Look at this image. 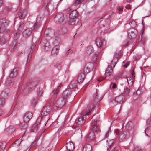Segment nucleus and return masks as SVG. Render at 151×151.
Masks as SVG:
<instances>
[{"label": "nucleus", "instance_id": "a19ab883", "mask_svg": "<svg viewBox=\"0 0 151 151\" xmlns=\"http://www.w3.org/2000/svg\"><path fill=\"white\" fill-rule=\"evenodd\" d=\"M122 55V52L121 51L119 52L118 53H116L114 55V56L115 58H120L121 56Z\"/></svg>", "mask_w": 151, "mask_h": 151}, {"label": "nucleus", "instance_id": "864d4df0", "mask_svg": "<svg viewBox=\"0 0 151 151\" xmlns=\"http://www.w3.org/2000/svg\"><path fill=\"white\" fill-rule=\"evenodd\" d=\"M145 39V37H144L143 36H141V40L140 41V43H142L143 44L144 43V40Z\"/></svg>", "mask_w": 151, "mask_h": 151}, {"label": "nucleus", "instance_id": "774afa93", "mask_svg": "<svg viewBox=\"0 0 151 151\" xmlns=\"http://www.w3.org/2000/svg\"><path fill=\"white\" fill-rule=\"evenodd\" d=\"M115 133L116 135H118L119 133V130H116L115 131Z\"/></svg>", "mask_w": 151, "mask_h": 151}, {"label": "nucleus", "instance_id": "4468645a", "mask_svg": "<svg viewBox=\"0 0 151 151\" xmlns=\"http://www.w3.org/2000/svg\"><path fill=\"white\" fill-rule=\"evenodd\" d=\"M27 11L26 10H21L19 13V16L20 18L23 19L26 16Z\"/></svg>", "mask_w": 151, "mask_h": 151}, {"label": "nucleus", "instance_id": "c85d7f7f", "mask_svg": "<svg viewBox=\"0 0 151 151\" xmlns=\"http://www.w3.org/2000/svg\"><path fill=\"white\" fill-rule=\"evenodd\" d=\"M27 122H25L24 121L22 122L19 125V127L21 129H24L27 126Z\"/></svg>", "mask_w": 151, "mask_h": 151}, {"label": "nucleus", "instance_id": "5fc2aeb1", "mask_svg": "<svg viewBox=\"0 0 151 151\" xmlns=\"http://www.w3.org/2000/svg\"><path fill=\"white\" fill-rule=\"evenodd\" d=\"M129 40H128L126 42H125V43L123 45V46L126 47L129 44Z\"/></svg>", "mask_w": 151, "mask_h": 151}, {"label": "nucleus", "instance_id": "a878e982", "mask_svg": "<svg viewBox=\"0 0 151 151\" xmlns=\"http://www.w3.org/2000/svg\"><path fill=\"white\" fill-rule=\"evenodd\" d=\"M66 29L65 28H60L58 30V33L59 35H63L65 33Z\"/></svg>", "mask_w": 151, "mask_h": 151}, {"label": "nucleus", "instance_id": "393cba45", "mask_svg": "<svg viewBox=\"0 0 151 151\" xmlns=\"http://www.w3.org/2000/svg\"><path fill=\"white\" fill-rule=\"evenodd\" d=\"M6 146V143L4 142H0V151H3Z\"/></svg>", "mask_w": 151, "mask_h": 151}, {"label": "nucleus", "instance_id": "72a5a7b5", "mask_svg": "<svg viewBox=\"0 0 151 151\" xmlns=\"http://www.w3.org/2000/svg\"><path fill=\"white\" fill-rule=\"evenodd\" d=\"M129 24L132 28H135L137 25L136 23L134 21H130Z\"/></svg>", "mask_w": 151, "mask_h": 151}, {"label": "nucleus", "instance_id": "49530a36", "mask_svg": "<svg viewBox=\"0 0 151 151\" xmlns=\"http://www.w3.org/2000/svg\"><path fill=\"white\" fill-rule=\"evenodd\" d=\"M83 71L86 73H88L89 72V69L87 66L86 65L85 66L83 69Z\"/></svg>", "mask_w": 151, "mask_h": 151}, {"label": "nucleus", "instance_id": "423d86ee", "mask_svg": "<svg viewBox=\"0 0 151 151\" xmlns=\"http://www.w3.org/2000/svg\"><path fill=\"white\" fill-rule=\"evenodd\" d=\"M50 107L49 106H44L41 112V115L45 116L47 115L50 113Z\"/></svg>", "mask_w": 151, "mask_h": 151}, {"label": "nucleus", "instance_id": "9b49d317", "mask_svg": "<svg viewBox=\"0 0 151 151\" xmlns=\"http://www.w3.org/2000/svg\"><path fill=\"white\" fill-rule=\"evenodd\" d=\"M42 119V118L40 116L39 117L37 120V123L35 124L32 127V130L34 132H36L37 129L38 128V123H39L41 121Z\"/></svg>", "mask_w": 151, "mask_h": 151}, {"label": "nucleus", "instance_id": "e433bc0d", "mask_svg": "<svg viewBox=\"0 0 151 151\" xmlns=\"http://www.w3.org/2000/svg\"><path fill=\"white\" fill-rule=\"evenodd\" d=\"M20 33L17 32L14 34V36L13 38L14 40H17L19 38V36Z\"/></svg>", "mask_w": 151, "mask_h": 151}, {"label": "nucleus", "instance_id": "cd10ccee", "mask_svg": "<svg viewBox=\"0 0 151 151\" xmlns=\"http://www.w3.org/2000/svg\"><path fill=\"white\" fill-rule=\"evenodd\" d=\"M96 44L98 47H100L102 45V42L101 40L99 38H97L96 41Z\"/></svg>", "mask_w": 151, "mask_h": 151}, {"label": "nucleus", "instance_id": "13d9d810", "mask_svg": "<svg viewBox=\"0 0 151 151\" xmlns=\"http://www.w3.org/2000/svg\"><path fill=\"white\" fill-rule=\"evenodd\" d=\"M131 74H132V77H133V78L135 77V73L133 70H132V71H131Z\"/></svg>", "mask_w": 151, "mask_h": 151}, {"label": "nucleus", "instance_id": "69168bd1", "mask_svg": "<svg viewBox=\"0 0 151 151\" xmlns=\"http://www.w3.org/2000/svg\"><path fill=\"white\" fill-rule=\"evenodd\" d=\"M116 86V85L115 83L113 84L112 86V88L114 89Z\"/></svg>", "mask_w": 151, "mask_h": 151}, {"label": "nucleus", "instance_id": "a211bd4d", "mask_svg": "<svg viewBox=\"0 0 151 151\" xmlns=\"http://www.w3.org/2000/svg\"><path fill=\"white\" fill-rule=\"evenodd\" d=\"M59 46L58 45H56L52 49L51 54L53 56H55L57 55L58 52V48Z\"/></svg>", "mask_w": 151, "mask_h": 151}, {"label": "nucleus", "instance_id": "f704fd0d", "mask_svg": "<svg viewBox=\"0 0 151 151\" xmlns=\"http://www.w3.org/2000/svg\"><path fill=\"white\" fill-rule=\"evenodd\" d=\"M5 99L3 98H0V107H2L5 104Z\"/></svg>", "mask_w": 151, "mask_h": 151}, {"label": "nucleus", "instance_id": "b1692460", "mask_svg": "<svg viewBox=\"0 0 151 151\" xmlns=\"http://www.w3.org/2000/svg\"><path fill=\"white\" fill-rule=\"evenodd\" d=\"M77 83L76 81H72L69 87L70 88L73 89L76 88L77 86Z\"/></svg>", "mask_w": 151, "mask_h": 151}, {"label": "nucleus", "instance_id": "4d7b16f0", "mask_svg": "<svg viewBox=\"0 0 151 151\" xmlns=\"http://www.w3.org/2000/svg\"><path fill=\"white\" fill-rule=\"evenodd\" d=\"M8 83H9V85L11 86L13 85V82L11 81H10L9 82L7 81L6 82V84H7Z\"/></svg>", "mask_w": 151, "mask_h": 151}, {"label": "nucleus", "instance_id": "7c9ffc66", "mask_svg": "<svg viewBox=\"0 0 151 151\" xmlns=\"http://www.w3.org/2000/svg\"><path fill=\"white\" fill-rule=\"evenodd\" d=\"M127 80L129 85H132L133 83V80L132 78L130 77H128L127 78Z\"/></svg>", "mask_w": 151, "mask_h": 151}, {"label": "nucleus", "instance_id": "9d476101", "mask_svg": "<svg viewBox=\"0 0 151 151\" xmlns=\"http://www.w3.org/2000/svg\"><path fill=\"white\" fill-rule=\"evenodd\" d=\"M65 98L63 97L59 98L56 102L60 108L63 107L65 104Z\"/></svg>", "mask_w": 151, "mask_h": 151}, {"label": "nucleus", "instance_id": "412c9836", "mask_svg": "<svg viewBox=\"0 0 151 151\" xmlns=\"http://www.w3.org/2000/svg\"><path fill=\"white\" fill-rule=\"evenodd\" d=\"M113 72L112 69L110 66H108L106 70L105 75L106 76L111 75Z\"/></svg>", "mask_w": 151, "mask_h": 151}, {"label": "nucleus", "instance_id": "79ce46f5", "mask_svg": "<svg viewBox=\"0 0 151 151\" xmlns=\"http://www.w3.org/2000/svg\"><path fill=\"white\" fill-rule=\"evenodd\" d=\"M40 24L37 23H35L34 26L32 27V29L35 30L37 29V28L39 27Z\"/></svg>", "mask_w": 151, "mask_h": 151}, {"label": "nucleus", "instance_id": "dca6fc26", "mask_svg": "<svg viewBox=\"0 0 151 151\" xmlns=\"http://www.w3.org/2000/svg\"><path fill=\"white\" fill-rule=\"evenodd\" d=\"M95 138V135L93 132H90L87 139V141H90L91 140H93Z\"/></svg>", "mask_w": 151, "mask_h": 151}, {"label": "nucleus", "instance_id": "6e6552de", "mask_svg": "<svg viewBox=\"0 0 151 151\" xmlns=\"http://www.w3.org/2000/svg\"><path fill=\"white\" fill-rule=\"evenodd\" d=\"M94 51L93 47L92 46H90L87 47L85 50L84 52L86 56H88L92 53Z\"/></svg>", "mask_w": 151, "mask_h": 151}, {"label": "nucleus", "instance_id": "09e8293b", "mask_svg": "<svg viewBox=\"0 0 151 151\" xmlns=\"http://www.w3.org/2000/svg\"><path fill=\"white\" fill-rule=\"evenodd\" d=\"M94 107V104L92 103H90L89 105V108L90 110H92Z\"/></svg>", "mask_w": 151, "mask_h": 151}, {"label": "nucleus", "instance_id": "bf43d9fd", "mask_svg": "<svg viewBox=\"0 0 151 151\" xmlns=\"http://www.w3.org/2000/svg\"><path fill=\"white\" fill-rule=\"evenodd\" d=\"M58 91V89H55L54 90L53 93L54 94H56Z\"/></svg>", "mask_w": 151, "mask_h": 151}, {"label": "nucleus", "instance_id": "3c124183", "mask_svg": "<svg viewBox=\"0 0 151 151\" xmlns=\"http://www.w3.org/2000/svg\"><path fill=\"white\" fill-rule=\"evenodd\" d=\"M8 94V93H6L5 91H3L1 93V96H2L5 97L6 96H7Z\"/></svg>", "mask_w": 151, "mask_h": 151}, {"label": "nucleus", "instance_id": "4be33fe9", "mask_svg": "<svg viewBox=\"0 0 151 151\" xmlns=\"http://www.w3.org/2000/svg\"><path fill=\"white\" fill-rule=\"evenodd\" d=\"M70 91L69 90V89H66L64 91H63V96L64 97H67L69 96Z\"/></svg>", "mask_w": 151, "mask_h": 151}, {"label": "nucleus", "instance_id": "de8ad7c7", "mask_svg": "<svg viewBox=\"0 0 151 151\" xmlns=\"http://www.w3.org/2000/svg\"><path fill=\"white\" fill-rule=\"evenodd\" d=\"M38 101V98H36L35 99H34L32 102V104H33L34 105H35L36 104L37 102Z\"/></svg>", "mask_w": 151, "mask_h": 151}, {"label": "nucleus", "instance_id": "1a4fd4ad", "mask_svg": "<svg viewBox=\"0 0 151 151\" xmlns=\"http://www.w3.org/2000/svg\"><path fill=\"white\" fill-rule=\"evenodd\" d=\"M66 147L69 151H72L74 149V145L73 142L71 141H69L66 143Z\"/></svg>", "mask_w": 151, "mask_h": 151}, {"label": "nucleus", "instance_id": "58836bf2", "mask_svg": "<svg viewBox=\"0 0 151 151\" xmlns=\"http://www.w3.org/2000/svg\"><path fill=\"white\" fill-rule=\"evenodd\" d=\"M16 43L15 42H13L12 45H10V49L12 51L16 46Z\"/></svg>", "mask_w": 151, "mask_h": 151}, {"label": "nucleus", "instance_id": "c9c22d12", "mask_svg": "<svg viewBox=\"0 0 151 151\" xmlns=\"http://www.w3.org/2000/svg\"><path fill=\"white\" fill-rule=\"evenodd\" d=\"M21 142V139H19L14 142V144H13V145H16L15 146V147L18 146H19Z\"/></svg>", "mask_w": 151, "mask_h": 151}, {"label": "nucleus", "instance_id": "473e14b6", "mask_svg": "<svg viewBox=\"0 0 151 151\" xmlns=\"http://www.w3.org/2000/svg\"><path fill=\"white\" fill-rule=\"evenodd\" d=\"M60 108L58 105L57 104V103L54 104L52 106V109L55 111H56L57 110L58 108Z\"/></svg>", "mask_w": 151, "mask_h": 151}, {"label": "nucleus", "instance_id": "20e7f679", "mask_svg": "<svg viewBox=\"0 0 151 151\" xmlns=\"http://www.w3.org/2000/svg\"><path fill=\"white\" fill-rule=\"evenodd\" d=\"M99 117H97L96 119H93L94 121L92 123L91 125V129L94 132H97L99 130V127L97 125L96 122L99 120Z\"/></svg>", "mask_w": 151, "mask_h": 151}, {"label": "nucleus", "instance_id": "c756f323", "mask_svg": "<svg viewBox=\"0 0 151 151\" xmlns=\"http://www.w3.org/2000/svg\"><path fill=\"white\" fill-rule=\"evenodd\" d=\"M15 130V128L12 126H10L6 129L7 132H12Z\"/></svg>", "mask_w": 151, "mask_h": 151}, {"label": "nucleus", "instance_id": "680f3d73", "mask_svg": "<svg viewBox=\"0 0 151 151\" xmlns=\"http://www.w3.org/2000/svg\"><path fill=\"white\" fill-rule=\"evenodd\" d=\"M99 52H96L95 53V56L96 57V59H97V57H98V56H99Z\"/></svg>", "mask_w": 151, "mask_h": 151}, {"label": "nucleus", "instance_id": "2f4dec72", "mask_svg": "<svg viewBox=\"0 0 151 151\" xmlns=\"http://www.w3.org/2000/svg\"><path fill=\"white\" fill-rule=\"evenodd\" d=\"M45 50L48 51L50 48V46L49 43L47 42L44 45Z\"/></svg>", "mask_w": 151, "mask_h": 151}, {"label": "nucleus", "instance_id": "c03bdc74", "mask_svg": "<svg viewBox=\"0 0 151 151\" xmlns=\"http://www.w3.org/2000/svg\"><path fill=\"white\" fill-rule=\"evenodd\" d=\"M93 99H94V101H96L98 97V93L97 92H96L94 93L93 95Z\"/></svg>", "mask_w": 151, "mask_h": 151}, {"label": "nucleus", "instance_id": "bb28decb", "mask_svg": "<svg viewBox=\"0 0 151 151\" xmlns=\"http://www.w3.org/2000/svg\"><path fill=\"white\" fill-rule=\"evenodd\" d=\"M26 28L24 24L22 23H20L18 27L19 31L22 32V30H24Z\"/></svg>", "mask_w": 151, "mask_h": 151}, {"label": "nucleus", "instance_id": "a18cd8bd", "mask_svg": "<svg viewBox=\"0 0 151 151\" xmlns=\"http://www.w3.org/2000/svg\"><path fill=\"white\" fill-rule=\"evenodd\" d=\"M134 151H142L141 148L138 146H136Z\"/></svg>", "mask_w": 151, "mask_h": 151}, {"label": "nucleus", "instance_id": "603ef678", "mask_svg": "<svg viewBox=\"0 0 151 151\" xmlns=\"http://www.w3.org/2000/svg\"><path fill=\"white\" fill-rule=\"evenodd\" d=\"M118 11L119 14H120L122 13V11H123V7H122V6H119L118 8Z\"/></svg>", "mask_w": 151, "mask_h": 151}, {"label": "nucleus", "instance_id": "f03ea898", "mask_svg": "<svg viewBox=\"0 0 151 151\" xmlns=\"http://www.w3.org/2000/svg\"><path fill=\"white\" fill-rule=\"evenodd\" d=\"M67 19L66 17H64V16L63 14H57L54 18L55 22L57 23H65L67 21Z\"/></svg>", "mask_w": 151, "mask_h": 151}, {"label": "nucleus", "instance_id": "aec40b11", "mask_svg": "<svg viewBox=\"0 0 151 151\" xmlns=\"http://www.w3.org/2000/svg\"><path fill=\"white\" fill-rule=\"evenodd\" d=\"M85 76V74L83 73H81L80 74L78 78V82L79 83L82 82Z\"/></svg>", "mask_w": 151, "mask_h": 151}, {"label": "nucleus", "instance_id": "0e129e2a", "mask_svg": "<svg viewBox=\"0 0 151 151\" xmlns=\"http://www.w3.org/2000/svg\"><path fill=\"white\" fill-rule=\"evenodd\" d=\"M48 5V3L46 2L45 1L44 3V4H43V6L45 7H46Z\"/></svg>", "mask_w": 151, "mask_h": 151}, {"label": "nucleus", "instance_id": "0eeeda50", "mask_svg": "<svg viewBox=\"0 0 151 151\" xmlns=\"http://www.w3.org/2000/svg\"><path fill=\"white\" fill-rule=\"evenodd\" d=\"M124 99V96L122 95H120L116 97L115 98V100L114 101L115 102L112 101L113 104L116 105L117 103H122Z\"/></svg>", "mask_w": 151, "mask_h": 151}, {"label": "nucleus", "instance_id": "f3484780", "mask_svg": "<svg viewBox=\"0 0 151 151\" xmlns=\"http://www.w3.org/2000/svg\"><path fill=\"white\" fill-rule=\"evenodd\" d=\"M21 90L25 93H27L30 91L29 86L27 85H24L22 87Z\"/></svg>", "mask_w": 151, "mask_h": 151}, {"label": "nucleus", "instance_id": "8fccbe9b", "mask_svg": "<svg viewBox=\"0 0 151 151\" xmlns=\"http://www.w3.org/2000/svg\"><path fill=\"white\" fill-rule=\"evenodd\" d=\"M39 139L38 138L36 139V140L32 143V146L35 145L37 144Z\"/></svg>", "mask_w": 151, "mask_h": 151}, {"label": "nucleus", "instance_id": "ea45409f", "mask_svg": "<svg viewBox=\"0 0 151 151\" xmlns=\"http://www.w3.org/2000/svg\"><path fill=\"white\" fill-rule=\"evenodd\" d=\"M118 58H115V59H114L111 62V65H112L113 64V62H114V63L113 64V67H114L115 66V65L116 63V62L118 60Z\"/></svg>", "mask_w": 151, "mask_h": 151}, {"label": "nucleus", "instance_id": "f257e3e1", "mask_svg": "<svg viewBox=\"0 0 151 151\" xmlns=\"http://www.w3.org/2000/svg\"><path fill=\"white\" fill-rule=\"evenodd\" d=\"M91 113L89 110L84 111L81 113V115L83 116H81L79 117L76 120V122L77 125H82L84 123L86 118L84 117V116L89 115Z\"/></svg>", "mask_w": 151, "mask_h": 151}, {"label": "nucleus", "instance_id": "4c0bfd02", "mask_svg": "<svg viewBox=\"0 0 151 151\" xmlns=\"http://www.w3.org/2000/svg\"><path fill=\"white\" fill-rule=\"evenodd\" d=\"M84 0H76L74 3V5L76 6L81 4L82 2H83Z\"/></svg>", "mask_w": 151, "mask_h": 151}, {"label": "nucleus", "instance_id": "2eb2a0df", "mask_svg": "<svg viewBox=\"0 0 151 151\" xmlns=\"http://www.w3.org/2000/svg\"><path fill=\"white\" fill-rule=\"evenodd\" d=\"M31 33V30L29 29L26 28L23 31V35L24 37H27Z\"/></svg>", "mask_w": 151, "mask_h": 151}, {"label": "nucleus", "instance_id": "ddd939ff", "mask_svg": "<svg viewBox=\"0 0 151 151\" xmlns=\"http://www.w3.org/2000/svg\"><path fill=\"white\" fill-rule=\"evenodd\" d=\"M78 16L77 11L76 10L73 11L70 14V19H75Z\"/></svg>", "mask_w": 151, "mask_h": 151}, {"label": "nucleus", "instance_id": "7ed1b4c3", "mask_svg": "<svg viewBox=\"0 0 151 151\" xmlns=\"http://www.w3.org/2000/svg\"><path fill=\"white\" fill-rule=\"evenodd\" d=\"M9 21L5 19L1 20L0 22V33H3L6 31V27L8 25Z\"/></svg>", "mask_w": 151, "mask_h": 151}, {"label": "nucleus", "instance_id": "37998d69", "mask_svg": "<svg viewBox=\"0 0 151 151\" xmlns=\"http://www.w3.org/2000/svg\"><path fill=\"white\" fill-rule=\"evenodd\" d=\"M69 23L71 25L75 24L76 23V20L75 19H70Z\"/></svg>", "mask_w": 151, "mask_h": 151}, {"label": "nucleus", "instance_id": "338daca9", "mask_svg": "<svg viewBox=\"0 0 151 151\" xmlns=\"http://www.w3.org/2000/svg\"><path fill=\"white\" fill-rule=\"evenodd\" d=\"M103 79H104V78H101L98 79V81L99 82H100L101 81H102V80H103Z\"/></svg>", "mask_w": 151, "mask_h": 151}, {"label": "nucleus", "instance_id": "39448f33", "mask_svg": "<svg viewBox=\"0 0 151 151\" xmlns=\"http://www.w3.org/2000/svg\"><path fill=\"white\" fill-rule=\"evenodd\" d=\"M32 116V113L29 112H26L24 115L23 118L24 121L25 122H28Z\"/></svg>", "mask_w": 151, "mask_h": 151}, {"label": "nucleus", "instance_id": "e2e57ef3", "mask_svg": "<svg viewBox=\"0 0 151 151\" xmlns=\"http://www.w3.org/2000/svg\"><path fill=\"white\" fill-rule=\"evenodd\" d=\"M112 151H119L117 147H116L112 149Z\"/></svg>", "mask_w": 151, "mask_h": 151}, {"label": "nucleus", "instance_id": "6e6d98bb", "mask_svg": "<svg viewBox=\"0 0 151 151\" xmlns=\"http://www.w3.org/2000/svg\"><path fill=\"white\" fill-rule=\"evenodd\" d=\"M129 89H128L127 87H126L125 89V93L126 94H128L129 92Z\"/></svg>", "mask_w": 151, "mask_h": 151}, {"label": "nucleus", "instance_id": "5701e85b", "mask_svg": "<svg viewBox=\"0 0 151 151\" xmlns=\"http://www.w3.org/2000/svg\"><path fill=\"white\" fill-rule=\"evenodd\" d=\"M17 74V70L16 68L14 69L11 72L10 76L11 77L16 76Z\"/></svg>", "mask_w": 151, "mask_h": 151}, {"label": "nucleus", "instance_id": "f8f14e48", "mask_svg": "<svg viewBox=\"0 0 151 151\" xmlns=\"http://www.w3.org/2000/svg\"><path fill=\"white\" fill-rule=\"evenodd\" d=\"M114 142V140L113 139H109L107 140V145L108 147H109V148L107 149L108 150L109 148L113 149L116 147L114 146V144L113 143Z\"/></svg>", "mask_w": 151, "mask_h": 151}, {"label": "nucleus", "instance_id": "6ab92c4d", "mask_svg": "<svg viewBox=\"0 0 151 151\" xmlns=\"http://www.w3.org/2000/svg\"><path fill=\"white\" fill-rule=\"evenodd\" d=\"M92 147L91 145L87 144L85 145L83 148V151H91Z\"/></svg>", "mask_w": 151, "mask_h": 151}, {"label": "nucleus", "instance_id": "052dcab7", "mask_svg": "<svg viewBox=\"0 0 151 151\" xmlns=\"http://www.w3.org/2000/svg\"><path fill=\"white\" fill-rule=\"evenodd\" d=\"M125 8L128 9H130V6L129 4L125 6Z\"/></svg>", "mask_w": 151, "mask_h": 151}]
</instances>
